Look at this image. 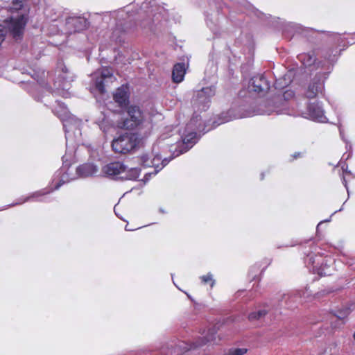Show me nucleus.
<instances>
[{
    "label": "nucleus",
    "instance_id": "052dcab7",
    "mask_svg": "<svg viewBox=\"0 0 355 355\" xmlns=\"http://www.w3.org/2000/svg\"><path fill=\"white\" fill-rule=\"evenodd\" d=\"M342 169H343V171L345 170V165H343V166H342Z\"/></svg>",
    "mask_w": 355,
    "mask_h": 355
},
{
    "label": "nucleus",
    "instance_id": "3c124183",
    "mask_svg": "<svg viewBox=\"0 0 355 355\" xmlns=\"http://www.w3.org/2000/svg\"><path fill=\"white\" fill-rule=\"evenodd\" d=\"M351 155H352V152H350V153H349V155H347V157H346V159H349V157H351Z\"/></svg>",
    "mask_w": 355,
    "mask_h": 355
},
{
    "label": "nucleus",
    "instance_id": "412c9836",
    "mask_svg": "<svg viewBox=\"0 0 355 355\" xmlns=\"http://www.w3.org/2000/svg\"><path fill=\"white\" fill-rule=\"evenodd\" d=\"M311 296V291L308 288L304 291H297L287 294L279 293V298H281L284 307L287 309L293 308L292 302H295L298 298L309 299Z\"/></svg>",
    "mask_w": 355,
    "mask_h": 355
},
{
    "label": "nucleus",
    "instance_id": "0eeeda50",
    "mask_svg": "<svg viewBox=\"0 0 355 355\" xmlns=\"http://www.w3.org/2000/svg\"><path fill=\"white\" fill-rule=\"evenodd\" d=\"M141 169L138 167L128 168L123 162H112L102 168L103 175L112 180H136L140 175Z\"/></svg>",
    "mask_w": 355,
    "mask_h": 355
},
{
    "label": "nucleus",
    "instance_id": "4d7b16f0",
    "mask_svg": "<svg viewBox=\"0 0 355 355\" xmlns=\"http://www.w3.org/2000/svg\"><path fill=\"white\" fill-rule=\"evenodd\" d=\"M330 220H331V218H329V219H327V220H325V222H329V221H330Z\"/></svg>",
    "mask_w": 355,
    "mask_h": 355
},
{
    "label": "nucleus",
    "instance_id": "13d9d810",
    "mask_svg": "<svg viewBox=\"0 0 355 355\" xmlns=\"http://www.w3.org/2000/svg\"><path fill=\"white\" fill-rule=\"evenodd\" d=\"M322 222H320L319 224H318V226H317V228L319 227L320 225L322 223Z\"/></svg>",
    "mask_w": 355,
    "mask_h": 355
},
{
    "label": "nucleus",
    "instance_id": "5fc2aeb1",
    "mask_svg": "<svg viewBox=\"0 0 355 355\" xmlns=\"http://www.w3.org/2000/svg\"><path fill=\"white\" fill-rule=\"evenodd\" d=\"M347 168H348V166H346V168H345V170H344V171H346L347 173H351L350 171H347Z\"/></svg>",
    "mask_w": 355,
    "mask_h": 355
},
{
    "label": "nucleus",
    "instance_id": "6ab92c4d",
    "mask_svg": "<svg viewBox=\"0 0 355 355\" xmlns=\"http://www.w3.org/2000/svg\"><path fill=\"white\" fill-rule=\"evenodd\" d=\"M88 19L83 16H69L65 19L64 31L72 34L85 30L89 26Z\"/></svg>",
    "mask_w": 355,
    "mask_h": 355
},
{
    "label": "nucleus",
    "instance_id": "dca6fc26",
    "mask_svg": "<svg viewBox=\"0 0 355 355\" xmlns=\"http://www.w3.org/2000/svg\"><path fill=\"white\" fill-rule=\"evenodd\" d=\"M270 87V84L264 75L258 74L249 80L247 89L250 96H263L268 92Z\"/></svg>",
    "mask_w": 355,
    "mask_h": 355
},
{
    "label": "nucleus",
    "instance_id": "c85d7f7f",
    "mask_svg": "<svg viewBox=\"0 0 355 355\" xmlns=\"http://www.w3.org/2000/svg\"><path fill=\"white\" fill-rule=\"evenodd\" d=\"M248 351L245 347H231L225 352L223 355H244Z\"/></svg>",
    "mask_w": 355,
    "mask_h": 355
},
{
    "label": "nucleus",
    "instance_id": "72a5a7b5",
    "mask_svg": "<svg viewBox=\"0 0 355 355\" xmlns=\"http://www.w3.org/2000/svg\"><path fill=\"white\" fill-rule=\"evenodd\" d=\"M331 36L335 40H336V42L338 43V44H340L343 42V39L341 38V35L338 33H332L331 34Z\"/></svg>",
    "mask_w": 355,
    "mask_h": 355
},
{
    "label": "nucleus",
    "instance_id": "20e7f679",
    "mask_svg": "<svg viewBox=\"0 0 355 355\" xmlns=\"http://www.w3.org/2000/svg\"><path fill=\"white\" fill-rule=\"evenodd\" d=\"M218 330V327L215 325L207 330L205 336L198 338L192 344H188L182 340H171L162 347L160 353L164 355H182L188 350L196 349L207 343H217L218 336L216 334Z\"/></svg>",
    "mask_w": 355,
    "mask_h": 355
},
{
    "label": "nucleus",
    "instance_id": "393cba45",
    "mask_svg": "<svg viewBox=\"0 0 355 355\" xmlns=\"http://www.w3.org/2000/svg\"><path fill=\"white\" fill-rule=\"evenodd\" d=\"M350 313V309L349 308H344L340 310H338L335 314L331 313V320H333L334 319H337L339 321H340L342 323H343V320L346 318L349 314ZM331 326L334 328L336 327V325L333 324V321H331Z\"/></svg>",
    "mask_w": 355,
    "mask_h": 355
},
{
    "label": "nucleus",
    "instance_id": "b1692460",
    "mask_svg": "<svg viewBox=\"0 0 355 355\" xmlns=\"http://www.w3.org/2000/svg\"><path fill=\"white\" fill-rule=\"evenodd\" d=\"M129 26L123 24L122 21H119L116 24V28L112 33V40L115 42H121V35L119 33H124L128 31Z\"/></svg>",
    "mask_w": 355,
    "mask_h": 355
},
{
    "label": "nucleus",
    "instance_id": "c03bdc74",
    "mask_svg": "<svg viewBox=\"0 0 355 355\" xmlns=\"http://www.w3.org/2000/svg\"><path fill=\"white\" fill-rule=\"evenodd\" d=\"M211 65H212V67L214 68V72H216V66H214V62H211Z\"/></svg>",
    "mask_w": 355,
    "mask_h": 355
},
{
    "label": "nucleus",
    "instance_id": "423d86ee",
    "mask_svg": "<svg viewBox=\"0 0 355 355\" xmlns=\"http://www.w3.org/2000/svg\"><path fill=\"white\" fill-rule=\"evenodd\" d=\"M252 12L261 19L268 20V24L281 30L286 37L291 38L295 33H300L306 37L309 33L313 31L312 28L302 27L300 24L288 22L279 17H272L270 15H267L255 8H253Z\"/></svg>",
    "mask_w": 355,
    "mask_h": 355
},
{
    "label": "nucleus",
    "instance_id": "1a4fd4ad",
    "mask_svg": "<svg viewBox=\"0 0 355 355\" xmlns=\"http://www.w3.org/2000/svg\"><path fill=\"white\" fill-rule=\"evenodd\" d=\"M56 72L58 73V77L54 82L55 88L51 92L67 98L69 96V89L71 87V83L73 81L75 76L62 62L58 63Z\"/></svg>",
    "mask_w": 355,
    "mask_h": 355
},
{
    "label": "nucleus",
    "instance_id": "7ed1b4c3",
    "mask_svg": "<svg viewBox=\"0 0 355 355\" xmlns=\"http://www.w3.org/2000/svg\"><path fill=\"white\" fill-rule=\"evenodd\" d=\"M293 96L294 92L293 91L287 90L284 93L282 96H275L272 100L264 102L263 104H260L259 107L257 110L252 108L245 110L243 106H241L239 108L240 113L238 114H234L233 116L232 115L233 110H230L227 113H222L221 117L220 118V122L217 123V124L214 126L216 127L221 123L228 122L234 119L249 117L256 114L269 115L272 112H276L278 114H286L287 112L286 111L279 108V105L282 104V106L284 107L285 101Z\"/></svg>",
    "mask_w": 355,
    "mask_h": 355
},
{
    "label": "nucleus",
    "instance_id": "6e6d98bb",
    "mask_svg": "<svg viewBox=\"0 0 355 355\" xmlns=\"http://www.w3.org/2000/svg\"><path fill=\"white\" fill-rule=\"evenodd\" d=\"M263 177H264L263 173H261V180H263Z\"/></svg>",
    "mask_w": 355,
    "mask_h": 355
},
{
    "label": "nucleus",
    "instance_id": "2f4dec72",
    "mask_svg": "<svg viewBox=\"0 0 355 355\" xmlns=\"http://www.w3.org/2000/svg\"><path fill=\"white\" fill-rule=\"evenodd\" d=\"M338 129H339V132H340V138L346 144V148L347 150L348 149H351L352 146H351L349 141L345 138V134H344V130H343L341 125L338 126Z\"/></svg>",
    "mask_w": 355,
    "mask_h": 355
},
{
    "label": "nucleus",
    "instance_id": "09e8293b",
    "mask_svg": "<svg viewBox=\"0 0 355 355\" xmlns=\"http://www.w3.org/2000/svg\"><path fill=\"white\" fill-rule=\"evenodd\" d=\"M126 231H131L132 230L129 229V227H127V225L125 227Z\"/></svg>",
    "mask_w": 355,
    "mask_h": 355
},
{
    "label": "nucleus",
    "instance_id": "a19ab883",
    "mask_svg": "<svg viewBox=\"0 0 355 355\" xmlns=\"http://www.w3.org/2000/svg\"><path fill=\"white\" fill-rule=\"evenodd\" d=\"M207 26L210 28V29H211L214 31V30L211 27L212 22L207 20Z\"/></svg>",
    "mask_w": 355,
    "mask_h": 355
},
{
    "label": "nucleus",
    "instance_id": "4c0bfd02",
    "mask_svg": "<svg viewBox=\"0 0 355 355\" xmlns=\"http://www.w3.org/2000/svg\"><path fill=\"white\" fill-rule=\"evenodd\" d=\"M291 156L293 157V159H295L302 157V153L300 152H295Z\"/></svg>",
    "mask_w": 355,
    "mask_h": 355
},
{
    "label": "nucleus",
    "instance_id": "a211bd4d",
    "mask_svg": "<svg viewBox=\"0 0 355 355\" xmlns=\"http://www.w3.org/2000/svg\"><path fill=\"white\" fill-rule=\"evenodd\" d=\"M279 293L277 294V296L275 298H272L268 302H266L263 304L262 309H260L257 311H252L248 315V320L250 322H254L257 320H260L263 318L266 315L270 313L271 309H277L278 307H282L284 306L283 302L281 298H279Z\"/></svg>",
    "mask_w": 355,
    "mask_h": 355
},
{
    "label": "nucleus",
    "instance_id": "2eb2a0df",
    "mask_svg": "<svg viewBox=\"0 0 355 355\" xmlns=\"http://www.w3.org/2000/svg\"><path fill=\"white\" fill-rule=\"evenodd\" d=\"M303 118L318 122L327 123L328 119L325 115V112L322 104L320 102L315 101L309 103L307 105L306 110L300 111L299 114Z\"/></svg>",
    "mask_w": 355,
    "mask_h": 355
},
{
    "label": "nucleus",
    "instance_id": "7c9ffc66",
    "mask_svg": "<svg viewBox=\"0 0 355 355\" xmlns=\"http://www.w3.org/2000/svg\"><path fill=\"white\" fill-rule=\"evenodd\" d=\"M33 71V73H32L31 72H27L28 73H29L31 77L35 80L40 85H44V82L42 81V76H44V71H42L40 73V74H39V73L32 70Z\"/></svg>",
    "mask_w": 355,
    "mask_h": 355
},
{
    "label": "nucleus",
    "instance_id": "f03ea898",
    "mask_svg": "<svg viewBox=\"0 0 355 355\" xmlns=\"http://www.w3.org/2000/svg\"><path fill=\"white\" fill-rule=\"evenodd\" d=\"M215 94L216 87L215 85H211L197 91L192 98L191 104L193 114L186 127L182 130H180V135L183 136L189 135L191 141H195V144L198 142L201 134L203 135L210 130H205V125L202 122L201 116L198 112L208 110L211 98Z\"/></svg>",
    "mask_w": 355,
    "mask_h": 355
},
{
    "label": "nucleus",
    "instance_id": "39448f33",
    "mask_svg": "<svg viewBox=\"0 0 355 355\" xmlns=\"http://www.w3.org/2000/svg\"><path fill=\"white\" fill-rule=\"evenodd\" d=\"M181 142L177 143L175 146H171L170 150L172 154L169 157L162 159L160 155H156L152 159L153 171L146 173L142 180L144 183L148 182L152 176L156 175L163 168H164L172 159L180 156V155L187 153L194 145L195 141H191L189 135H182Z\"/></svg>",
    "mask_w": 355,
    "mask_h": 355
},
{
    "label": "nucleus",
    "instance_id": "cd10ccee",
    "mask_svg": "<svg viewBox=\"0 0 355 355\" xmlns=\"http://www.w3.org/2000/svg\"><path fill=\"white\" fill-rule=\"evenodd\" d=\"M200 279V282L202 284L207 285L209 284L210 286V288H212L216 283L215 279H214V276L212 273L208 272L207 274L205 275H202L199 277Z\"/></svg>",
    "mask_w": 355,
    "mask_h": 355
},
{
    "label": "nucleus",
    "instance_id": "864d4df0",
    "mask_svg": "<svg viewBox=\"0 0 355 355\" xmlns=\"http://www.w3.org/2000/svg\"><path fill=\"white\" fill-rule=\"evenodd\" d=\"M347 168H348V166H346V168H345V170H344V171H346L347 173H351L350 171H347Z\"/></svg>",
    "mask_w": 355,
    "mask_h": 355
},
{
    "label": "nucleus",
    "instance_id": "c756f323",
    "mask_svg": "<svg viewBox=\"0 0 355 355\" xmlns=\"http://www.w3.org/2000/svg\"><path fill=\"white\" fill-rule=\"evenodd\" d=\"M139 162L144 168L153 167L152 159L147 154L142 155L139 158Z\"/></svg>",
    "mask_w": 355,
    "mask_h": 355
},
{
    "label": "nucleus",
    "instance_id": "9b49d317",
    "mask_svg": "<svg viewBox=\"0 0 355 355\" xmlns=\"http://www.w3.org/2000/svg\"><path fill=\"white\" fill-rule=\"evenodd\" d=\"M330 72L331 71H318L315 76L311 79L304 92L307 98H315L324 95V81L327 78Z\"/></svg>",
    "mask_w": 355,
    "mask_h": 355
},
{
    "label": "nucleus",
    "instance_id": "f257e3e1",
    "mask_svg": "<svg viewBox=\"0 0 355 355\" xmlns=\"http://www.w3.org/2000/svg\"><path fill=\"white\" fill-rule=\"evenodd\" d=\"M57 104L62 110L64 117L62 118L66 138V153L62 156V166L53 175L52 183L55 184V189L78 178H86L95 175L98 172V167L93 162L84 163L76 168V174L70 171L71 160L75 151L83 142L81 125L82 120L68 112L64 103L56 101Z\"/></svg>",
    "mask_w": 355,
    "mask_h": 355
},
{
    "label": "nucleus",
    "instance_id": "c9c22d12",
    "mask_svg": "<svg viewBox=\"0 0 355 355\" xmlns=\"http://www.w3.org/2000/svg\"><path fill=\"white\" fill-rule=\"evenodd\" d=\"M98 123V125H99L100 128L101 130H103L104 132L105 131V127H104V125L105 123H106V119H105V116H103V119H102V121H98L96 122Z\"/></svg>",
    "mask_w": 355,
    "mask_h": 355
},
{
    "label": "nucleus",
    "instance_id": "aec40b11",
    "mask_svg": "<svg viewBox=\"0 0 355 355\" xmlns=\"http://www.w3.org/2000/svg\"><path fill=\"white\" fill-rule=\"evenodd\" d=\"M55 190V187L51 189H44L42 190L37 191L31 193L29 196L26 197L19 198L16 202H12L8 205L9 207H14L16 205H21L26 202L32 201V202H47L44 196L50 193L53 191Z\"/></svg>",
    "mask_w": 355,
    "mask_h": 355
},
{
    "label": "nucleus",
    "instance_id": "f8f14e48",
    "mask_svg": "<svg viewBox=\"0 0 355 355\" xmlns=\"http://www.w3.org/2000/svg\"><path fill=\"white\" fill-rule=\"evenodd\" d=\"M12 9L16 10H20L19 15L17 17L11 19L10 22L8 24V29L12 37L17 40L20 37L24 32V29L27 23L28 17L26 13L22 12V8L24 7V1H12Z\"/></svg>",
    "mask_w": 355,
    "mask_h": 355
},
{
    "label": "nucleus",
    "instance_id": "4be33fe9",
    "mask_svg": "<svg viewBox=\"0 0 355 355\" xmlns=\"http://www.w3.org/2000/svg\"><path fill=\"white\" fill-rule=\"evenodd\" d=\"M114 100L121 108H125L129 104V94L127 88L123 86L119 87L114 94Z\"/></svg>",
    "mask_w": 355,
    "mask_h": 355
},
{
    "label": "nucleus",
    "instance_id": "49530a36",
    "mask_svg": "<svg viewBox=\"0 0 355 355\" xmlns=\"http://www.w3.org/2000/svg\"><path fill=\"white\" fill-rule=\"evenodd\" d=\"M8 207H9L8 205H7V206H4V207H3L1 209H0V211H1V210H5V209H6Z\"/></svg>",
    "mask_w": 355,
    "mask_h": 355
},
{
    "label": "nucleus",
    "instance_id": "a878e982",
    "mask_svg": "<svg viewBox=\"0 0 355 355\" xmlns=\"http://www.w3.org/2000/svg\"><path fill=\"white\" fill-rule=\"evenodd\" d=\"M282 78L284 80V83H280L279 80H275L274 83L275 87L277 89H282L291 84L293 80V72L288 71Z\"/></svg>",
    "mask_w": 355,
    "mask_h": 355
},
{
    "label": "nucleus",
    "instance_id": "8fccbe9b",
    "mask_svg": "<svg viewBox=\"0 0 355 355\" xmlns=\"http://www.w3.org/2000/svg\"><path fill=\"white\" fill-rule=\"evenodd\" d=\"M126 231H131L132 230L129 229V227H127V225L125 227Z\"/></svg>",
    "mask_w": 355,
    "mask_h": 355
},
{
    "label": "nucleus",
    "instance_id": "6e6552de",
    "mask_svg": "<svg viewBox=\"0 0 355 355\" xmlns=\"http://www.w3.org/2000/svg\"><path fill=\"white\" fill-rule=\"evenodd\" d=\"M146 116L141 108L130 105L124 108L123 116L117 121V126L125 130H135L143 125Z\"/></svg>",
    "mask_w": 355,
    "mask_h": 355
},
{
    "label": "nucleus",
    "instance_id": "e433bc0d",
    "mask_svg": "<svg viewBox=\"0 0 355 355\" xmlns=\"http://www.w3.org/2000/svg\"><path fill=\"white\" fill-rule=\"evenodd\" d=\"M5 39V31L1 25H0V45Z\"/></svg>",
    "mask_w": 355,
    "mask_h": 355
},
{
    "label": "nucleus",
    "instance_id": "de8ad7c7",
    "mask_svg": "<svg viewBox=\"0 0 355 355\" xmlns=\"http://www.w3.org/2000/svg\"><path fill=\"white\" fill-rule=\"evenodd\" d=\"M243 92H244L243 91H241V92H239V96H245V94H243Z\"/></svg>",
    "mask_w": 355,
    "mask_h": 355
},
{
    "label": "nucleus",
    "instance_id": "603ef678",
    "mask_svg": "<svg viewBox=\"0 0 355 355\" xmlns=\"http://www.w3.org/2000/svg\"><path fill=\"white\" fill-rule=\"evenodd\" d=\"M186 294H187V297H188L190 300H192V298H191V296L189 294H188V293H186Z\"/></svg>",
    "mask_w": 355,
    "mask_h": 355
},
{
    "label": "nucleus",
    "instance_id": "a18cd8bd",
    "mask_svg": "<svg viewBox=\"0 0 355 355\" xmlns=\"http://www.w3.org/2000/svg\"><path fill=\"white\" fill-rule=\"evenodd\" d=\"M345 202L343 203V205H345ZM343 209V206H342V207H340V209H338V210L336 211L334 213H336V212H338V211H342Z\"/></svg>",
    "mask_w": 355,
    "mask_h": 355
},
{
    "label": "nucleus",
    "instance_id": "5701e85b",
    "mask_svg": "<svg viewBox=\"0 0 355 355\" xmlns=\"http://www.w3.org/2000/svg\"><path fill=\"white\" fill-rule=\"evenodd\" d=\"M186 73V67L184 62H178L173 66L172 79L174 83H179L184 80Z\"/></svg>",
    "mask_w": 355,
    "mask_h": 355
},
{
    "label": "nucleus",
    "instance_id": "4468645a",
    "mask_svg": "<svg viewBox=\"0 0 355 355\" xmlns=\"http://www.w3.org/2000/svg\"><path fill=\"white\" fill-rule=\"evenodd\" d=\"M304 263L308 268L312 266V271L320 276L329 275L328 268L330 266L331 260L324 259L320 254H315L312 252L308 253L304 259Z\"/></svg>",
    "mask_w": 355,
    "mask_h": 355
},
{
    "label": "nucleus",
    "instance_id": "9d476101",
    "mask_svg": "<svg viewBox=\"0 0 355 355\" xmlns=\"http://www.w3.org/2000/svg\"><path fill=\"white\" fill-rule=\"evenodd\" d=\"M335 55L333 57H331V55H329L325 58L324 61L317 62L314 52H310L298 55L297 59L306 68L313 67V69H320L319 71H329L332 69L334 63L335 62Z\"/></svg>",
    "mask_w": 355,
    "mask_h": 355
},
{
    "label": "nucleus",
    "instance_id": "f3484780",
    "mask_svg": "<svg viewBox=\"0 0 355 355\" xmlns=\"http://www.w3.org/2000/svg\"><path fill=\"white\" fill-rule=\"evenodd\" d=\"M92 78L94 80L96 89L101 94L105 93V87L108 85L109 83H111L116 80V78L113 75L112 70L109 68H102L96 71L93 74Z\"/></svg>",
    "mask_w": 355,
    "mask_h": 355
},
{
    "label": "nucleus",
    "instance_id": "79ce46f5",
    "mask_svg": "<svg viewBox=\"0 0 355 355\" xmlns=\"http://www.w3.org/2000/svg\"><path fill=\"white\" fill-rule=\"evenodd\" d=\"M159 212H160L162 214H165L166 213L165 210L163 208H162V207H160L159 209Z\"/></svg>",
    "mask_w": 355,
    "mask_h": 355
},
{
    "label": "nucleus",
    "instance_id": "473e14b6",
    "mask_svg": "<svg viewBox=\"0 0 355 355\" xmlns=\"http://www.w3.org/2000/svg\"><path fill=\"white\" fill-rule=\"evenodd\" d=\"M332 291H333L330 290V289H324V290H322L321 291L315 293L313 297L314 298H320L321 297L324 296L325 295L331 293Z\"/></svg>",
    "mask_w": 355,
    "mask_h": 355
},
{
    "label": "nucleus",
    "instance_id": "37998d69",
    "mask_svg": "<svg viewBox=\"0 0 355 355\" xmlns=\"http://www.w3.org/2000/svg\"><path fill=\"white\" fill-rule=\"evenodd\" d=\"M275 80H279L280 83H284V80L282 77L277 78Z\"/></svg>",
    "mask_w": 355,
    "mask_h": 355
},
{
    "label": "nucleus",
    "instance_id": "ddd939ff",
    "mask_svg": "<svg viewBox=\"0 0 355 355\" xmlns=\"http://www.w3.org/2000/svg\"><path fill=\"white\" fill-rule=\"evenodd\" d=\"M138 144V137L135 134H123L112 141V150L116 153L126 154L134 149Z\"/></svg>",
    "mask_w": 355,
    "mask_h": 355
},
{
    "label": "nucleus",
    "instance_id": "58836bf2",
    "mask_svg": "<svg viewBox=\"0 0 355 355\" xmlns=\"http://www.w3.org/2000/svg\"><path fill=\"white\" fill-rule=\"evenodd\" d=\"M343 183L345 187L346 188L347 194L349 196V189H348V187H347V181H346L345 177H343Z\"/></svg>",
    "mask_w": 355,
    "mask_h": 355
},
{
    "label": "nucleus",
    "instance_id": "ea45409f",
    "mask_svg": "<svg viewBox=\"0 0 355 355\" xmlns=\"http://www.w3.org/2000/svg\"><path fill=\"white\" fill-rule=\"evenodd\" d=\"M347 42L349 44H352L355 43V33L352 35V41H348Z\"/></svg>",
    "mask_w": 355,
    "mask_h": 355
},
{
    "label": "nucleus",
    "instance_id": "bb28decb",
    "mask_svg": "<svg viewBox=\"0 0 355 355\" xmlns=\"http://www.w3.org/2000/svg\"><path fill=\"white\" fill-rule=\"evenodd\" d=\"M318 355H340L337 344L332 343L318 352Z\"/></svg>",
    "mask_w": 355,
    "mask_h": 355
},
{
    "label": "nucleus",
    "instance_id": "f704fd0d",
    "mask_svg": "<svg viewBox=\"0 0 355 355\" xmlns=\"http://www.w3.org/2000/svg\"><path fill=\"white\" fill-rule=\"evenodd\" d=\"M259 270V267L257 266H253L252 267L250 268V271H249V275L250 276H252V279H254L255 278V275H253L252 273L254 272H257Z\"/></svg>",
    "mask_w": 355,
    "mask_h": 355
},
{
    "label": "nucleus",
    "instance_id": "bf43d9fd",
    "mask_svg": "<svg viewBox=\"0 0 355 355\" xmlns=\"http://www.w3.org/2000/svg\"><path fill=\"white\" fill-rule=\"evenodd\" d=\"M353 338L355 340V331H354V335H353Z\"/></svg>",
    "mask_w": 355,
    "mask_h": 355
}]
</instances>
